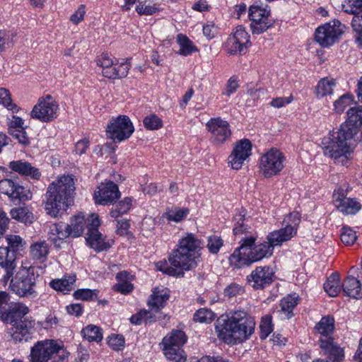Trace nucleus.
<instances>
[{"label":"nucleus","mask_w":362,"mask_h":362,"mask_svg":"<svg viewBox=\"0 0 362 362\" xmlns=\"http://www.w3.org/2000/svg\"><path fill=\"white\" fill-rule=\"evenodd\" d=\"M98 291L88 288L78 289L74 293V296L77 300H90L97 298Z\"/></svg>","instance_id":"53"},{"label":"nucleus","mask_w":362,"mask_h":362,"mask_svg":"<svg viewBox=\"0 0 362 362\" xmlns=\"http://www.w3.org/2000/svg\"><path fill=\"white\" fill-rule=\"evenodd\" d=\"M222 246L223 240L219 236L215 235L209 236L206 247L211 253L216 254Z\"/></svg>","instance_id":"60"},{"label":"nucleus","mask_w":362,"mask_h":362,"mask_svg":"<svg viewBox=\"0 0 362 362\" xmlns=\"http://www.w3.org/2000/svg\"><path fill=\"white\" fill-rule=\"evenodd\" d=\"M249 18L251 21L250 28L253 34L259 35L272 25L269 19L270 9L268 6L262 7L253 4L249 8Z\"/></svg>","instance_id":"17"},{"label":"nucleus","mask_w":362,"mask_h":362,"mask_svg":"<svg viewBox=\"0 0 362 362\" xmlns=\"http://www.w3.org/2000/svg\"><path fill=\"white\" fill-rule=\"evenodd\" d=\"M315 334L318 335L320 348L326 354L332 356L333 359L339 362L343 357L342 350L334 343L332 334L334 330V318L325 316L315 326Z\"/></svg>","instance_id":"7"},{"label":"nucleus","mask_w":362,"mask_h":362,"mask_svg":"<svg viewBox=\"0 0 362 362\" xmlns=\"http://www.w3.org/2000/svg\"><path fill=\"white\" fill-rule=\"evenodd\" d=\"M75 274L65 275L62 279H55L49 282V286L57 291L67 293L75 287Z\"/></svg>","instance_id":"31"},{"label":"nucleus","mask_w":362,"mask_h":362,"mask_svg":"<svg viewBox=\"0 0 362 362\" xmlns=\"http://www.w3.org/2000/svg\"><path fill=\"white\" fill-rule=\"evenodd\" d=\"M132 199L130 197H125L119 202L115 206V209L110 211V216L117 218L121 215L127 213L132 208Z\"/></svg>","instance_id":"45"},{"label":"nucleus","mask_w":362,"mask_h":362,"mask_svg":"<svg viewBox=\"0 0 362 362\" xmlns=\"http://www.w3.org/2000/svg\"><path fill=\"white\" fill-rule=\"evenodd\" d=\"M129 320L131 323L135 325H139L143 322L151 323L153 321L152 320V313L146 310H141L132 315Z\"/></svg>","instance_id":"49"},{"label":"nucleus","mask_w":362,"mask_h":362,"mask_svg":"<svg viewBox=\"0 0 362 362\" xmlns=\"http://www.w3.org/2000/svg\"><path fill=\"white\" fill-rule=\"evenodd\" d=\"M187 341V337L181 330H173L162 341L165 357L174 362H185L186 356L181 347Z\"/></svg>","instance_id":"8"},{"label":"nucleus","mask_w":362,"mask_h":362,"mask_svg":"<svg viewBox=\"0 0 362 362\" xmlns=\"http://www.w3.org/2000/svg\"><path fill=\"white\" fill-rule=\"evenodd\" d=\"M218 27L213 22H208L203 25V34L208 39H213L218 33Z\"/></svg>","instance_id":"63"},{"label":"nucleus","mask_w":362,"mask_h":362,"mask_svg":"<svg viewBox=\"0 0 362 362\" xmlns=\"http://www.w3.org/2000/svg\"><path fill=\"white\" fill-rule=\"evenodd\" d=\"M81 333L82 337L90 342H100L103 338L101 328L95 325H88L82 329Z\"/></svg>","instance_id":"38"},{"label":"nucleus","mask_w":362,"mask_h":362,"mask_svg":"<svg viewBox=\"0 0 362 362\" xmlns=\"http://www.w3.org/2000/svg\"><path fill=\"white\" fill-rule=\"evenodd\" d=\"M7 243L6 247L9 248L10 251L16 256L18 252L23 251L26 247L25 240L18 235L9 234L5 236Z\"/></svg>","instance_id":"37"},{"label":"nucleus","mask_w":362,"mask_h":362,"mask_svg":"<svg viewBox=\"0 0 362 362\" xmlns=\"http://www.w3.org/2000/svg\"><path fill=\"white\" fill-rule=\"evenodd\" d=\"M245 216V212L244 210H242L239 214L235 215L234 218V221L235 222L233 228L234 235H237L247 231V228L243 223Z\"/></svg>","instance_id":"59"},{"label":"nucleus","mask_w":362,"mask_h":362,"mask_svg":"<svg viewBox=\"0 0 362 362\" xmlns=\"http://www.w3.org/2000/svg\"><path fill=\"white\" fill-rule=\"evenodd\" d=\"M260 338L265 339L273 330V325L272 324V317L265 315L262 317L260 325Z\"/></svg>","instance_id":"55"},{"label":"nucleus","mask_w":362,"mask_h":362,"mask_svg":"<svg viewBox=\"0 0 362 362\" xmlns=\"http://www.w3.org/2000/svg\"><path fill=\"white\" fill-rule=\"evenodd\" d=\"M75 183L71 175H62L48 187L45 209L50 216L56 218L65 212L73 203Z\"/></svg>","instance_id":"3"},{"label":"nucleus","mask_w":362,"mask_h":362,"mask_svg":"<svg viewBox=\"0 0 362 362\" xmlns=\"http://www.w3.org/2000/svg\"><path fill=\"white\" fill-rule=\"evenodd\" d=\"M59 107L50 95L40 97L30 112V117L42 122H49L57 117Z\"/></svg>","instance_id":"11"},{"label":"nucleus","mask_w":362,"mask_h":362,"mask_svg":"<svg viewBox=\"0 0 362 362\" xmlns=\"http://www.w3.org/2000/svg\"><path fill=\"white\" fill-rule=\"evenodd\" d=\"M160 11L156 5L146 4L145 1H141L136 6V11L139 15L151 16L158 13Z\"/></svg>","instance_id":"57"},{"label":"nucleus","mask_w":362,"mask_h":362,"mask_svg":"<svg viewBox=\"0 0 362 362\" xmlns=\"http://www.w3.org/2000/svg\"><path fill=\"white\" fill-rule=\"evenodd\" d=\"M250 36L243 25L237 26L225 42L224 48L229 54L245 53L250 46Z\"/></svg>","instance_id":"14"},{"label":"nucleus","mask_w":362,"mask_h":362,"mask_svg":"<svg viewBox=\"0 0 362 362\" xmlns=\"http://www.w3.org/2000/svg\"><path fill=\"white\" fill-rule=\"evenodd\" d=\"M341 6L345 13L354 16L362 13V0H346Z\"/></svg>","instance_id":"47"},{"label":"nucleus","mask_w":362,"mask_h":362,"mask_svg":"<svg viewBox=\"0 0 362 362\" xmlns=\"http://www.w3.org/2000/svg\"><path fill=\"white\" fill-rule=\"evenodd\" d=\"M10 214L12 218L25 223L31 222L33 218V214L25 207L12 209Z\"/></svg>","instance_id":"43"},{"label":"nucleus","mask_w":362,"mask_h":362,"mask_svg":"<svg viewBox=\"0 0 362 362\" xmlns=\"http://www.w3.org/2000/svg\"><path fill=\"white\" fill-rule=\"evenodd\" d=\"M255 242V238L253 236L243 238L240 246L235 249L229 257L230 265L240 269L252 264L250 247H252Z\"/></svg>","instance_id":"19"},{"label":"nucleus","mask_w":362,"mask_h":362,"mask_svg":"<svg viewBox=\"0 0 362 362\" xmlns=\"http://www.w3.org/2000/svg\"><path fill=\"white\" fill-rule=\"evenodd\" d=\"M119 196L117 185L112 181L101 183L93 195L95 204L104 206L112 204Z\"/></svg>","instance_id":"21"},{"label":"nucleus","mask_w":362,"mask_h":362,"mask_svg":"<svg viewBox=\"0 0 362 362\" xmlns=\"http://www.w3.org/2000/svg\"><path fill=\"white\" fill-rule=\"evenodd\" d=\"M144 127L148 130H158L162 128L163 120L158 115L151 114L146 116L143 120Z\"/></svg>","instance_id":"48"},{"label":"nucleus","mask_w":362,"mask_h":362,"mask_svg":"<svg viewBox=\"0 0 362 362\" xmlns=\"http://www.w3.org/2000/svg\"><path fill=\"white\" fill-rule=\"evenodd\" d=\"M34 325L32 320H23L14 325L11 331L13 340L16 343L28 341L33 333Z\"/></svg>","instance_id":"25"},{"label":"nucleus","mask_w":362,"mask_h":362,"mask_svg":"<svg viewBox=\"0 0 362 362\" xmlns=\"http://www.w3.org/2000/svg\"><path fill=\"white\" fill-rule=\"evenodd\" d=\"M206 128L211 134V142L215 145H222L231 138L230 124L221 117L211 118L206 122Z\"/></svg>","instance_id":"16"},{"label":"nucleus","mask_w":362,"mask_h":362,"mask_svg":"<svg viewBox=\"0 0 362 362\" xmlns=\"http://www.w3.org/2000/svg\"><path fill=\"white\" fill-rule=\"evenodd\" d=\"M347 119L341 125V129H345L353 135L358 133V129L362 126V106L351 107L346 112Z\"/></svg>","instance_id":"24"},{"label":"nucleus","mask_w":362,"mask_h":362,"mask_svg":"<svg viewBox=\"0 0 362 362\" xmlns=\"http://www.w3.org/2000/svg\"><path fill=\"white\" fill-rule=\"evenodd\" d=\"M16 34L11 30H0V52L14 43Z\"/></svg>","instance_id":"50"},{"label":"nucleus","mask_w":362,"mask_h":362,"mask_svg":"<svg viewBox=\"0 0 362 362\" xmlns=\"http://www.w3.org/2000/svg\"><path fill=\"white\" fill-rule=\"evenodd\" d=\"M134 132V125L126 115H119L112 119L106 129L107 136L115 142L129 139Z\"/></svg>","instance_id":"12"},{"label":"nucleus","mask_w":362,"mask_h":362,"mask_svg":"<svg viewBox=\"0 0 362 362\" xmlns=\"http://www.w3.org/2000/svg\"><path fill=\"white\" fill-rule=\"evenodd\" d=\"M0 192L12 199H29V191L10 179L0 180Z\"/></svg>","instance_id":"22"},{"label":"nucleus","mask_w":362,"mask_h":362,"mask_svg":"<svg viewBox=\"0 0 362 362\" xmlns=\"http://www.w3.org/2000/svg\"><path fill=\"white\" fill-rule=\"evenodd\" d=\"M0 104L13 113L18 112L20 109L13 103L10 92L6 88H0Z\"/></svg>","instance_id":"46"},{"label":"nucleus","mask_w":362,"mask_h":362,"mask_svg":"<svg viewBox=\"0 0 362 362\" xmlns=\"http://www.w3.org/2000/svg\"><path fill=\"white\" fill-rule=\"evenodd\" d=\"M252 154V144L244 139L235 143L233 151L228 158V163L234 170L240 169Z\"/></svg>","instance_id":"18"},{"label":"nucleus","mask_w":362,"mask_h":362,"mask_svg":"<svg viewBox=\"0 0 362 362\" xmlns=\"http://www.w3.org/2000/svg\"><path fill=\"white\" fill-rule=\"evenodd\" d=\"M298 304V297L295 295H288L284 297L280 303L281 311L285 317L289 318L293 309Z\"/></svg>","instance_id":"44"},{"label":"nucleus","mask_w":362,"mask_h":362,"mask_svg":"<svg viewBox=\"0 0 362 362\" xmlns=\"http://www.w3.org/2000/svg\"><path fill=\"white\" fill-rule=\"evenodd\" d=\"M325 291L331 297L337 296L341 291L339 276L337 274H332L324 284Z\"/></svg>","instance_id":"40"},{"label":"nucleus","mask_w":362,"mask_h":362,"mask_svg":"<svg viewBox=\"0 0 362 362\" xmlns=\"http://www.w3.org/2000/svg\"><path fill=\"white\" fill-rule=\"evenodd\" d=\"M85 13V6L80 5L78 9L70 16V21L75 25L78 24L83 20Z\"/></svg>","instance_id":"64"},{"label":"nucleus","mask_w":362,"mask_h":362,"mask_svg":"<svg viewBox=\"0 0 362 362\" xmlns=\"http://www.w3.org/2000/svg\"><path fill=\"white\" fill-rule=\"evenodd\" d=\"M274 274L269 266L257 267L247 276V281L254 289H263L272 284Z\"/></svg>","instance_id":"20"},{"label":"nucleus","mask_w":362,"mask_h":362,"mask_svg":"<svg viewBox=\"0 0 362 362\" xmlns=\"http://www.w3.org/2000/svg\"><path fill=\"white\" fill-rule=\"evenodd\" d=\"M7 125L10 134H16L18 130L22 131L25 129L24 120L16 115H12L8 118Z\"/></svg>","instance_id":"54"},{"label":"nucleus","mask_w":362,"mask_h":362,"mask_svg":"<svg viewBox=\"0 0 362 362\" xmlns=\"http://www.w3.org/2000/svg\"><path fill=\"white\" fill-rule=\"evenodd\" d=\"M16 256H15L9 248L5 246L0 247V267L6 271L4 280L6 282L13 274L16 267Z\"/></svg>","instance_id":"27"},{"label":"nucleus","mask_w":362,"mask_h":362,"mask_svg":"<svg viewBox=\"0 0 362 362\" xmlns=\"http://www.w3.org/2000/svg\"><path fill=\"white\" fill-rule=\"evenodd\" d=\"M11 291L21 298H35V268L27 260L23 261L21 268L10 284Z\"/></svg>","instance_id":"6"},{"label":"nucleus","mask_w":362,"mask_h":362,"mask_svg":"<svg viewBox=\"0 0 362 362\" xmlns=\"http://www.w3.org/2000/svg\"><path fill=\"white\" fill-rule=\"evenodd\" d=\"M351 25L354 30L358 34L356 38L358 46L362 47V12L353 17Z\"/></svg>","instance_id":"56"},{"label":"nucleus","mask_w":362,"mask_h":362,"mask_svg":"<svg viewBox=\"0 0 362 362\" xmlns=\"http://www.w3.org/2000/svg\"><path fill=\"white\" fill-rule=\"evenodd\" d=\"M336 81L332 78H323L320 79L315 87V95L317 98H322L332 95L336 86Z\"/></svg>","instance_id":"34"},{"label":"nucleus","mask_w":362,"mask_h":362,"mask_svg":"<svg viewBox=\"0 0 362 362\" xmlns=\"http://www.w3.org/2000/svg\"><path fill=\"white\" fill-rule=\"evenodd\" d=\"M62 341L54 339L38 341L30 350L31 362H47L62 349Z\"/></svg>","instance_id":"13"},{"label":"nucleus","mask_w":362,"mask_h":362,"mask_svg":"<svg viewBox=\"0 0 362 362\" xmlns=\"http://www.w3.org/2000/svg\"><path fill=\"white\" fill-rule=\"evenodd\" d=\"M342 287L343 291L346 296L356 299H359L362 298L361 282L355 277H347L344 280Z\"/></svg>","instance_id":"33"},{"label":"nucleus","mask_w":362,"mask_h":362,"mask_svg":"<svg viewBox=\"0 0 362 362\" xmlns=\"http://www.w3.org/2000/svg\"><path fill=\"white\" fill-rule=\"evenodd\" d=\"M130 64L127 60L119 62L117 60L113 66L103 70V75L108 78H120L126 77L129 73Z\"/></svg>","instance_id":"30"},{"label":"nucleus","mask_w":362,"mask_h":362,"mask_svg":"<svg viewBox=\"0 0 362 362\" xmlns=\"http://www.w3.org/2000/svg\"><path fill=\"white\" fill-rule=\"evenodd\" d=\"M286 158L279 149L272 148L263 153L259 158V173L264 177L278 175L285 166Z\"/></svg>","instance_id":"10"},{"label":"nucleus","mask_w":362,"mask_h":362,"mask_svg":"<svg viewBox=\"0 0 362 362\" xmlns=\"http://www.w3.org/2000/svg\"><path fill=\"white\" fill-rule=\"evenodd\" d=\"M322 144L325 155L335 163L345 165L351 158L356 141L351 132L340 127L339 130L330 132L327 137L324 138Z\"/></svg>","instance_id":"5"},{"label":"nucleus","mask_w":362,"mask_h":362,"mask_svg":"<svg viewBox=\"0 0 362 362\" xmlns=\"http://www.w3.org/2000/svg\"><path fill=\"white\" fill-rule=\"evenodd\" d=\"M177 42L180 46L178 53L180 55L188 56L197 50L193 42L182 34L177 35Z\"/></svg>","instance_id":"41"},{"label":"nucleus","mask_w":362,"mask_h":362,"mask_svg":"<svg viewBox=\"0 0 362 362\" xmlns=\"http://www.w3.org/2000/svg\"><path fill=\"white\" fill-rule=\"evenodd\" d=\"M243 292V288L236 283H231L224 289V295L228 298L235 297Z\"/></svg>","instance_id":"61"},{"label":"nucleus","mask_w":362,"mask_h":362,"mask_svg":"<svg viewBox=\"0 0 362 362\" xmlns=\"http://www.w3.org/2000/svg\"><path fill=\"white\" fill-rule=\"evenodd\" d=\"M346 26L338 20H333L317 28L315 40L322 47H328L337 42L344 33Z\"/></svg>","instance_id":"9"},{"label":"nucleus","mask_w":362,"mask_h":362,"mask_svg":"<svg viewBox=\"0 0 362 362\" xmlns=\"http://www.w3.org/2000/svg\"><path fill=\"white\" fill-rule=\"evenodd\" d=\"M118 283L114 286L115 291L122 293L128 294L133 290V285L128 282L130 280L132 276L127 272H119L116 276Z\"/></svg>","instance_id":"36"},{"label":"nucleus","mask_w":362,"mask_h":362,"mask_svg":"<svg viewBox=\"0 0 362 362\" xmlns=\"http://www.w3.org/2000/svg\"><path fill=\"white\" fill-rule=\"evenodd\" d=\"M341 240L346 245H352L357 239L356 231L349 226H344L340 234Z\"/></svg>","instance_id":"52"},{"label":"nucleus","mask_w":362,"mask_h":362,"mask_svg":"<svg viewBox=\"0 0 362 362\" xmlns=\"http://www.w3.org/2000/svg\"><path fill=\"white\" fill-rule=\"evenodd\" d=\"M8 167L13 172L33 179L39 180L41 176V173L37 168L33 166L30 163L22 160L10 162Z\"/></svg>","instance_id":"29"},{"label":"nucleus","mask_w":362,"mask_h":362,"mask_svg":"<svg viewBox=\"0 0 362 362\" xmlns=\"http://www.w3.org/2000/svg\"><path fill=\"white\" fill-rule=\"evenodd\" d=\"M300 222V215L298 211H293L285 216L282 221V227L269 233L267 237V242L250 247L252 263L270 257L273 254L274 247L280 246L295 237Z\"/></svg>","instance_id":"2"},{"label":"nucleus","mask_w":362,"mask_h":362,"mask_svg":"<svg viewBox=\"0 0 362 362\" xmlns=\"http://www.w3.org/2000/svg\"><path fill=\"white\" fill-rule=\"evenodd\" d=\"M334 204L339 212L346 215L356 214L361 208L356 199L347 197L342 193L334 194Z\"/></svg>","instance_id":"23"},{"label":"nucleus","mask_w":362,"mask_h":362,"mask_svg":"<svg viewBox=\"0 0 362 362\" xmlns=\"http://www.w3.org/2000/svg\"><path fill=\"white\" fill-rule=\"evenodd\" d=\"M107 344L112 349L119 351L124 349L125 340L122 335L113 334L108 337Z\"/></svg>","instance_id":"58"},{"label":"nucleus","mask_w":362,"mask_h":362,"mask_svg":"<svg viewBox=\"0 0 362 362\" xmlns=\"http://www.w3.org/2000/svg\"><path fill=\"white\" fill-rule=\"evenodd\" d=\"M31 257L40 262H44L49 254V247L45 241L36 242L30 247Z\"/></svg>","instance_id":"35"},{"label":"nucleus","mask_w":362,"mask_h":362,"mask_svg":"<svg viewBox=\"0 0 362 362\" xmlns=\"http://www.w3.org/2000/svg\"><path fill=\"white\" fill-rule=\"evenodd\" d=\"M89 218L90 214L86 218L83 212H80L74 216L71 220L70 224H68V230L70 236L74 238L79 237L83 233L86 226L88 227Z\"/></svg>","instance_id":"32"},{"label":"nucleus","mask_w":362,"mask_h":362,"mask_svg":"<svg viewBox=\"0 0 362 362\" xmlns=\"http://www.w3.org/2000/svg\"><path fill=\"white\" fill-rule=\"evenodd\" d=\"M188 214L189 209L175 206L168 208L165 212L162 215V218H165L168 221L178 223L185 218Z\"/></svg>","instance_id":"39"},{"label":"nucleus","mask_w":362,"mask_h":362,"mask_svg":"<svg viewBox=\"0 0 362 362\" xmlns=\"http://www.w3.org/2000/svg\"><path fill=\"white\" fill-rule=\"evenodd\" d=\"M214 317V313L207 308L199 309L194 315V321L201 323H210Z\"/></svg>","instance_id":"51"},{"label":"nucleus","mask_w":362,"mask_h":362,"mask_svg":"<svg viewBox=\"0 0 362 362\" xmlns=\"http://www.w3.org/2000/svg\"><path fill=\"white\" fill-rule=\"evenodd\" d=\"M201 242L193 234L188 233L182 238L177 248L173 250L168 260L171 266L180 272L189 271L197 267L199 261Z\"/></svg>","instance_id":"4"},{"label":"nucleus","mask_w":362,"mask_h":362,"mask_svg":"<svg viewBox=\"0 0 362 362\" xmlns=\"http://www.w3.org/2000/svg\"><path fill=\"white\" fill-rule=\"evenodd\" d=\"M354 103V98L351 94L346 93L340 96L334 102L333 110L338 114L342 113L344 110Z\"/></svg>","instance_id":"42"},{"label":"nucleus","mask_w":362,"mask_h":362,"mask_svg":"<svg viewBox=\"0 0 362 362\" xmlns=\"http://www.w3.org/2000/svg\"><path fill=\"white\" fill-rule=\"evenodd\" d=\"M101 224L99 216L96 214H90L88 218V233L86 241L95 251L100 252L110 247L112 243L102 235L98 228Z\"/></svg>","instance_id":"15"},{"label":"nucleus","mask_w":362,"mask_h":362,"mask_svg":"<svg viewBox=\"0 0 362 362\" xmlns=\"http://www.w3.org/2000/svg\"><path fill=\"white\" fill-rule=\"evenodd\" d=\"M254 318L247 313L235 311L221 315L215 323L217 337L228 345H236L246 341L255 331Z\"/></svg>","instance_id":"1"},{"label":"nucleus","mask_w":362,"mask_h":362,"mask_svg":"<svg viewBox=\"0 0 362 362\" xmlns=\"http://www.w3.org/2000/svg\"><path fill=\"white\" fill-rule=\"evenodd\" d=\"M68 224L59 222L49 226L48 239L57 247H62L66 238L70 236Z\"/></svg>","instance_id":"26"},{"label":"nucleus","mask_w":362,"mask_h":362,"mask_svg":"<svg viewBox=\"0 0 362 362\" xmlns=\"http://www.w3.org/2000/svg\"><path fill=\"white\" fill-rule=\"evenodd\" d=\"M158 270L170 276H179L180 272H177L173 266L169 267L165 261H160L156 263Z\"/></svg>","instance_id":"62"},{"label":"nucleus","mask_w":362,"mask_h":362,"mask_svg":"<svg viewBox=\"0 0 362 362\" xmlns=\"http://www.w3.org/2000/svg\"><path fill=\"white\" fill-rule=\"evenodd\" d=\"M170 298V291L163 286L156 287L152 291L147 304L156 311L163 308Z\"/></svg>","instance_id":"28"}]
</instances>
